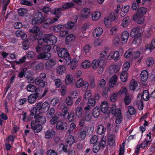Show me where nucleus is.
I'll list each match as a JSON object with an SVG mask.
<instances>
[{"label": "nucleus", "mask_w": 155, "mask_h": 155, "mask_svg": "<svg viewBox=\"0 0 155 155\" xmlns=\"http://www.w3.org/2000/svg\"><path fill=\"white\" fill-rule=\"evenodd\" d=\"M57 51L58 56L62 58L64 63L66 65H69L71 62V59L68 52L65 48H60L57 45H54L53 48Z\"/></svg>", "instance_id": "nucleus-1"}, {"label": "nucleus", "mask_w": 155, "mask_h": 155, "mask_svg": "<svg viewBox=\"0 0 155 155\" xmlns=\"http://www.w3.org/2000/svg\"><path fill=\"white\" fill-rule=\"evenodd\" d=\"M36 107L40 112L45 113L48 110L50 105L47 102H45L43 103L39 102L37 103Z\"/></svg>", "instance_id": "nucleus-2"}, {"label": "nucleus", "mask_w": 155, "mask_h": 155, "mask_svg": "<svg viewBox=\"0 0 155 155\" xmlns=\"http://www.w3.org/2000/svg\"><path fill=\"white\" fill-rule=\"evenodd\" d=\"M35 17L32 20V23L34 24H38L41 23L44 20L42 13L40 12H36L35 13Z\"/></svg>", "instance_id": "nucleus-3"}, {"label": "nucleus", "mask_w": 155, "mask_h": 155, "mask_svg": "<svg viewBox=\"0 0 155 155\" xmlns=\"http://www.w3.org/2000/svg\"><path fill=\"white\" fill-rule=\"evenodd\" d=\"M130 35L134 39L139 38L141 37V33L140 32L139 28L137 27L134 28L132 30Z\"/></svg>", "instance_id": "nucleus-4"}, {"label": "nucleus", "mask_w": 155, "mask_h": 155, "mask_svg": "<svg viewBox=\"0 0 155 155\" xmlns=\"http://www.w3.org/2000/svg\"><path fill=\"white\" fill-rule=\"evenodd\" d=\"M140 83H137L134 79H132L130 83L129 88L131 91L135 90L138 91L140 89Z\"/></svg>", "instance_id": "nucleus-5"}, {"label": "nucleus", "mask_w": 155, "mask_h": 155, "mask_svg": "<svg viewBox=\"0 0 155 155\" xmlns=\"http://www.w3.org/2000/svg\"><path fill=\"white\" fill-rule=\"evenodd\" d=\"M90 10L87 8H83L81 11L80 15L82 18H88L90 16Z\"/></svg>", "instance_id": "nucleus-6"}, {"label": "nucleus", "mask_w": 155, "mask_h": 155, "mask_svg": "<svg viewBox=\"0 0 155 155\" xmlns=\"http://www.w3.org/2000/svg\"><path fill=\"white\" fill-rule=\"evenodd\" d=\"M29 31L31 33L35 34L37 36L40 37L43 35L42 32L40 30V28L37 26H34L32 28L29 29Z\"/></svg>", "instance_id": "nucleus-7"}, {"label": "nucleus", "mask_w": 155, "mask_h": 155, "mask_svg": "<svg viewBox=\"0 0 155 155\" xmlns=\"http://www.w3.org/2000/svg\"><path fill=\"white\" fill-rule=\"evenodd\" d=\"M57 21V19L56 18H47L44 21V23L43 25V27L45 28H47L49 27L50 25L54 23Z\"/></svg>", "instance_id": "nucleus-8"}, {"label": "nucleus", "mask_w": 155, "mask_h": 155, "mask_svg": "<svg viewBox=\"0 0 155 155\" xmlns=\"http://www.w3.org/2000/svg\"><path fill=\"white\" fill-rule=\"evenodd\" d=\"M63 11V9L61 8H55L53 9L52 13L55 15V18H56L57 19V21L58 18L62 15L61 12Z\"/></svg>", "instance_id": "nucleus-9"}, {"label": "nucleus", "mask_w": 155, "mask_h": 155, "mask_svg": "<svg viewBox=\"0 0 155 155\" xmlns=\"http://www.w3.org/2000/svg\"><path fill=\"white\" fill-rule=\"evenodd\" d=\"M67 124L66 122L60 120L56 124V127L58 130H65L67 129Z\"/></svg>", "instance_id": "nucleus-10"}, {"label": "nucleus", "mask_w": 155, "mask_h": 155, "mask_svg": "<svg viewBox=\"0 0 155 155\" xmlns=\"http://www.w3.org/2000/svg\"><path fill=\"white\" fill-rule=\"evenodd\" d=\"M103 58V57H101L98 61V67L97 68L98 69V73L99 74H102L104 70L103 66L105 62Z\"/></svg>", "instance_id": "nucleus-11"}, {"label": "nucleus", "mask_w": 155, "mask_h": 155, "mask_svg": "<svg viewBox=\"0 0 155 155\" xmlns=\"http://www.w3.org/2000/svg\"><path fill=\"white\" fill-rule=\"evenodd\" d=\"M40 96V94L38 93L31 94L28 97V102L31 104H33L35 102L37 99Z\"/></svg>", "instance_id": "nucleus-12"}, {"label": "nucleus", "mask_w": 155, "mask_h": 155, "mask_svg": "<svg viewBox=\"0 0 155 155\" xmlns=\"http://www.w3.org/2000/svg\"><path fill=\"white\" fill-rule=\"evenodd\" d=\"M95 105V101L94 98H91L88 100L87 106L84 107V109L87 112L89 110Z\"/></svg>", "instance_id": "nucleus-13"}, {"label": "nucleus", "mask_w": 155, "mask_h": 155, "mask_svg": "<svg viewBox=\"0 0 155 155\" xmlns=\"http://www.w3.org/2000/svg\"><path fill=\"white\" fill-rule=\"evenodd\" d=\"M34 118L35 119L36 122L40 123L42 124H44L46 121L45 117L40 114L35 115L34 116Z\"/></svg>", "instance_id": "nucleus-14"}, {"label": "nucleus", "mask_w": 155, "mask_h": 155, "mask_svg": "<svg viewBox=\"0 0 155 155\" xmlns=\"http://www.w3.org/2000/svg\"><path fill=\"white\" fill-rule=\"evenodd\" d=\"M31 128L34 130L35 133H38L42 130V127L41 125L40 124L36 125V123L34 121L31 122Z\"/></svg>", "instance_id": "nucleus-15"}, {"label": "nucleus", "mask_w": 155, "mask_h": 155, "mask_svg": "<svg viewBox=\"0 0 155 155\" xmlns=\"http://www.w3.org/2000/svg\"><path fill=\"white\" fill-rule=\"evenodd\" d=\"M56 62L55 59H50L48 60L45 63V66L47 69L49 70L52 68L56 64Z\"/></svg>", "instance_id": "nucleus-16"}, {"label": "nucleus", "mask_w": 155, "mask_h": 155, "mask_svg": "<svg viewBox=\"0 0 155 155\" xmlns=\"http://www.w3.org/2000/svg\"><path fill=\"white\" fill-rule=\"evenodd\" d=\"M103 29L100 27L95 28L92 31L93 36L95 38L100 37L103 33Z\"/></svg>", "instance_id": "nucleus-17"}, {"label": "nucleus", "mask_w": 155, "mask_h": 155, "mask_svg": "<svg viewBox=\"0 0 155 155\" xmlns=\"http://www.w3.org/2000/svg\"><path fill=\"white\" fill-rule=\"evenodd\" d=\"M133 19L134 21L137 20V23L138 24H142L145 21L144 17L138 15L137 13L133 16Z\"/></svg>", "instance_id": "nucleus-18"}, {"label": "nucleus", "mask_w": 155, "mask_h": 155, "mask_svg": "<svg viewBox=\"0 0 155 155\" xmlns=\"http://www.w3.org/2000/svg\"><path fill=\"white\" fill-rule=\"evenodd\" d=\"M91 19L93 21H97L101 18V13L99 11H97L92 12L91 14Z\"/></svg>", "instance_id": "nucleus-19"}, {"label": "nucleus", "mask_w": 155, "mask_h": 155, "mask_svg": "<svg viewBox=\"0 0 155 155\" xmlns=\"http://www.w3.org/2000/svg\"><path fill=\"white\" fill-rule=\"evenodd\" d=\"M111 113L114 114L115 117L122 116L120 110V108L116 109V105H113L112 106V110Z\"/></svg>", "instance_id": "nucleus-20"}, {"label": "nucleus", "mask_w": 155, "mask_h": 155, "mask_svg": "<svg viewBox=\"0 0 155 155\" xmlns=\"http://www.w3.org/2000/svg\"><path fill=\"white\" fill-rule=\"evenodd\" d=\"M55 135V132L52 129L48 130L45 133V137L47 139H52Z\"/></svg>", "instance_id": "nucleus-21"}, {"label": "nucleus", "mask_w": 155, "mask_h": 155, "mask_svg": "<svg viewBox=\"0 0 155 155\" xmlns=\"http://www.w3.org/2000/svg\"><path fill=\"white\" fill-rule=\"evenodd\" d=\"M51 56V54L50 53L42 52L40 53L37 56L38 59H43L46 60L48 59Z\"/></svg>", "instance_id": "nucleus-22"}, {"label": "nucleus", "mask_w": 155, "mask_h": 155, "mask_svg": "<svg viewBox=\"0 0 155 155\" xmlns=\"http://www.w3.org/2000/svg\"><path fill=\"white\" fill-rule=\"evenodd\" d=\"M130 6L129 5H124L122 8L120 15L122 17H124L128 12Z\"/></svg>", "instance_id": "nucleus-23"}, {"label": "nucleus", "mask_w": 155, "mask_h": 155, "mask_svg": "<svg viewBox=\"0 0 155 155\" xmlns=\"http://www.w3.org/2000/svg\"><path fill=\"white\" fill-rule=\"evenodd\" d=\"M64 26L62 25H57L53 26L51 27L53 31L58 32L61 30L64 29Z\"/></svg>", "instance_id": "nucleus-24"}, {"label": "nucleus", "mask_w": 155, "mask_h": 155, "mask_svg": "<svg viewBox=\"0 0 155 155\" xmlns=\"http://www.w3.org/2000/svg\"><path fill=\"white\" fill-rule=\"evenodd\" d=\"M34 81L36 84L39 87H45V81L39 78H37Z\"/></svg>", "instance_id": "nucleus-25"}, {"label": "nucleus", "mask_w": 155, "mask_h": 155, "mask_svg": "<svg viewBox=\"0 0 155 155\" xmlns=\"http://www.w3.org/2000/svg\"><path fill=\"white\" fill-rule=\"evenodd\" d=\"M141 81L145 82L148 78V73L146 70L142 71L140 74Z\"/></svg>", "instance_id": "nucleus-26"}, {"label": "nucleus", "mask_w": 155, "mask_h": 155, "mask_svg": "<svg viewBox=\"0 0 155 155\" xmlns=\"http://www.w3.org/2000/svg\"><path fill=\"white\" fill-rule=\"evenodd\" d=\"M117 79V77L116 75L113 76L111 78L109 81V84L110 87H113L116 84Z\"/></svg>", "instance_id": "nucleus-27"}, {"label": "nucleus", "mask_w": 155, "mask_h": 155, "mask_svg": "<svg viewBox=\"0 0 155 155\" xmlns=\"http://www.w3.org/2000/svg\"><path fill=\"white\" fill-rule=\"evenodd\" d=\"M140 95L141 96V98H143V100L145 101H147L149 99V96L147 90H144L143 93V94L142 93L139 94V96Z\"/></svg>", "instance_id": "nucleus-28"}, {"label": "nucleus", "mask_w": 155, "mask_h": 155, "mask_svg": "<svg viewBox=\"0 0 155 155\" xmlns=\"http://www.w3.org/2000/svg\"><path fill=\"white\" fill-rule=\"evenodd\" d=\"M79 137L82 140H84L86 136V132L83 127H81L79 130Z\"/></svg>", "instance_id": "nucleus-29"}, {"label": "nucleus", "mask_w": 155, "mask_h": 155, "mask_svg": "<svg viewBox=\"0 0 155 155\" xmlns=\"http://www.w3.org/2000/svg\"><path fill=\"white\" fill-rule=\"evenodd\" d=\"M16 35L18 37L25 38H27L26 34L22 30H18L16 32Z\"/></svg>", "instance_id": "nucleus-30"}, {"label": "nucleus", "mask_w": 155, "mask_h": 155, "mask_svg": "<svg viewBox=\"0 0 155 155\" xmlns=\"http://www.w3.org/2000/svg\"><path fill=\"white\" fill-rule=\"evenodd\" d=\"M100 109L99 107H96L93 110L92 114L95 118L97 117L99 115Z\"/></svg>", "instance_id": "nucleus-31"}, {"label": "nucleus", "mask_w": 155, "mask_h": 155, "mask_svg": "<svg viewBox=\"0 0 155 155\" xmlns=\"http://www.w3.org/2000/svg\"><path fill=\"white\" fill-rule=\"evenodd\" d=\"M75 4L73 2H66L63 4L62 5L63 9H68L70 8L74 7Z\"/></svg>", "instance_id": "nucleus-32"}, {"label": "nucleus", "mask_w": 155, "mask_h": 155, "mask_svg": "<svg viewBox=\"0 0 155 155\" xmlns=\"http://www.w3.org/2000/svg\"><path fill=\"white\" fill-rule=\"evenodd\" d=\"M97 128V133L99 135L102 134L106 130V128H104L103 126L101 124L99 125Z\"/></svg>", "instance_id": "nucleus-33"}, {"label": "nucleus", "mask_w": 155, "mask_h": 155, "mask_svg": "<svg viewBox=\"0 0 155 155\" xmlns=\"http://www.w3.org/2000/svg\"><path fill=\"white\" fill-rule=\"evenodd\" d=\"M130 22V18L129 17H126L122 20L121 25L124 27H126Z\"/></svg>", "instance_id": "nucleus-34"}, {"label": "nucleus", "mask_w": 155, "mask_h": 155, "mask_svg": "<svg viewBox=\"0 0 155 155\" xmlns=\"http://www.w3.org/2000/svg\"><path fill=\"white\" fill-rule=\"evenodd\" d=\"M120 78L122 81L125 82L126 81L127 78V74L126 70H124L122 72L120 75Z\"/></svg>", "instance_id": "nucleus-35"}, {"label": "nucleus", "mask_w": 155, "mask_h": 155, "mask_svg": "<svg viewBox=\"0 0 155 155\" xmlns=\"http://www.w3.org/2000/svg\"><path fill=\"white\" fill-rule=\"evenodd\" d=\"M82 111V108L81 107H78L76 109V115L78 118H80L81 117L83 114Z\"/></svg>", "instance_id": "nucleus-36"}, {"label": "nucleus", "mask_w": 155, "mask_h": 155, "mask_svg": "<svg viewBox=\"0 0 155 155\" xmlns=\"http://www.w3.org/2000/svg\"><path fill=\"white\" fill-rule=\"evenodd\" d=\"M124 101L125 104L126 105H128L131 102V96L129 94H126L124 96Z\"/></svg>", "instance_id": "nucleus-37"}, {"label": "nucleus", "mask_w": 155, "mask_h": 155, "mask_svg": "<svg viewBox=\"0 0 155 155\" xmlns=\"http://www.w3.org/2000/svg\"><path fill=\"white\" fill-rule=\"evenodd\" d=\"M108 141L110 146H113L115 145V137L114 135H111L109 137Z\"/></svg>", "instance_id": "nucleus-38"}, {"label": "nucleus", "mask_w": 155, "mask_h": 155, "mask_svg": "<svg viewBox=\"0 0 155 155\" xmlns=\"http://www.w3.org/2000/svg\"><path fill=\"white\" fill-rule=\"evenodd\" d=\"M65 83L66 84L68 85L71 83L73 81V77L70 74L66 75L65 79Z\"/></svg>", "instance_id": "nucleus-39"}, {"label": "nucleus", "mask_w": 155, "mask_h": 155, "mask_svg": "<svg viewBox=\"0 0 155 155\" xmlns=\"http://www.w3.org/2000/svg\"><path fill=\"white\" fill-rule=\"evenodd\" d=\"M113 21H111L107 17L104 19V23L106 26L107 28L110 27L112 25Z\"/></svg>", "instance_id": "nucleus-40"}, {"label": "nucleus", "mask_w": 155, "mask_h": 155, "mask_svg": "<svg viewBox=\"0 0 155 155\" xmlns=\"http://www.w3.org/2000/svg\"><path fill=\"white\" fill-rule=\"evenodd\" d=\"M57 71L58 74H62L65 72L66 68L64 65H60L58 67Z\"/></svg>", "instance_id": "nucleus-41"}, {"label": "nucleus", "mask_w": 155, "mask_h": 155, "mask_svg": "<svg viewBox=\"0 0 155 155\" xmlns=\"http://www.w3.org/2000/svg\"><path fill=\"white\" fill-rule=\"evenodd\" d=\"M55 110L54 108H51L47 114V117L48 118L50 119L54 116Z\"/></svg>", "instance_id": "nucleus-42"}, {"label": "nucleus", "mask_w": 155, "mask_h": 155, "mask_svg": "<svg viewBox=\"0 0 155 155\" xmlns=\"http://www.w3.org/2000/svg\"><path fill=\"white\" fill-rule=\"evenodd\" d=\"M60 120L59 118L57 116H55L52 117L51 119L50 120V122L51 124L52 125L54 124H57Z\"/></svg>", "instance_id": "nucleus-43"}, {"label": "nucleus", "mask_w": 155, "mask_h": 155, "mask_svg": "<svg viewBox=\"0 0 155 155\" xmlns=\"http://www.w3.org/2000/svg\"><path fill=\"white\" fill-rule=\"evenodd\" d=\"M27 91L29 92H33L36 91V86L31 84H29L26 87Z\"/></svg>", "instance_id": "nucleus-44"}, {"label": "nucleus", "mask_w": 155, "mask_h": 155, "mask_svg": "<svg viewBox=\"0 0 155 155\" xmlns=\"http://www.w3.org/2000/svg\"><path fill=\"white\" fill-rule=\"evenodd\" d=\"M155 48V39H153L152 41L151 45H147L146 48L145 50L149 49L150 52L152 49H154Z\"/></svg>", "instance_id": "nucleus-45"}, {"label": "nucleus", "mask_w": 155, "mask_h": 155, "mask_svg": "<svg viewBox=\"0 0 155 155\" xmlns=\"http://www.w3.org/2000/svg\"><path fill=\"white\" fill-rule=\"evenodd\" d=\"M120 68L117 65H112L110 68V70L111 73H116L118 72Z\"/></svg>", "instance_id": "nucleus-46"}, {"label": "nucleus", "mask_w": 155, "mask_h": 155, "mask_svg": "<svg viewBox=\"0 0 155 155\" xmlns=\"http://www.w3.org/2000/svg\"><path fill=\"white\" fill-rule=\"evenodd\" d=\"M154 62V59L153 57L149 58L147 61L146 63L148 67L152 66Z\"/></svg>", "instance_id": "nucleus-47"}, {"label": "nucleus", "mask_w": 155, "mask_h": 155, "mask_svg": "<svg viewBox=\"0 0 155 155\" xmlns=\"http://www.w3.org/2000/svg\"><path fill=\"white\" fill-rule=\"evenodd\" d=\"M77 21H75V22H72L69 21L68 22L66 25V27L68 28L73 29L75 28V24L76 22Z\"/></svg>", "instance_id": "nucleus-48"}, {"label": "nucleus", "mask_w": 155, "mask_h": 155, "mask_svg": "<svg viewBox=\"0 0 155 155\" xmlns=\"http://www.w3.org/2000/svg\"><path fill=\"white\" fill-rule=\"evenodd\" d=\"M50 39H38V45L45 46L48 43V40Z\"/></svg>", "instance_id": "nucleus-49"}, {"label": "nucleus", "mask_w": 155, "mask_h": 155, "mask_svg": "<svg viewBox=\"0 0 155 155\" xmlns=\"http://www.w3.org/2000/svg\"><path fill=\"white\" fill-rule=\"evenodd\" d=\"M147 11V8L143 7H141L139 9L137 13L140 14L142 15H144L146 14Z\"/></svg>", "instance_id": "nucleus-50"}, {"label": "nucleus", "mask_w": 155, "mask_h": 155, "mask_svg": "<svg viewBox=\"0 0 155 155\" xmlns=\"http://www.w3.org/2000/svg\"><path fill=\"white\" fill-rule=\"evenodd\" d=\"M27 12V11L26 9L21 8L19 9L18 10V14L21 16H23L26 14Z\"/></svg>", "instance_id": "nucleus-51"}, {"label": "nucleus", "mask_w": 155, "mask_h": 155, "mask_svg": "<svg viewBox=\"0 0 155 155\" xmlns=\"http://www.w3.org/2000/svg\"><path fill=\"white\" fill-rule=\"evenodd\" d=\"M91 65V63L87 60H86L83 62L82 64V67L84 68H86L90 67Z\"/></svg>", "instance_id": "nucleus-52"}, {"label": "nucleus", "mask_w": 155, "mask_h": 155, "mask_svg": "<svg viewBox=\"0 0 155 155\" xmlns=\"http://www.w3.org/2000/svg\"><path fill=\"white\" fill-rule=\"evenodd\" d=\"M66 104L69 106H71L73 104L72 98L70 96H68L66 98L65 100Z\"/></svg>", "instance_id": "nucleus-53"}, {"label": "nucleus", "mask_w": 155, "mask_h": 155, "mask_svg": "<svg viewBox=\"0 0 155 155\" xmlns=\"http://www.w3.org/2000/svg\"><path fill=\"white\" fill-rule=\"evenodd\" d=\"M129 36V32L127 31H124L121 35L120 38L121 39H128Z\"/></svg>", "instance_id": "nucleus-54"}, {"label": "nucleus", "mask_w": 155, "mask_h": 155, "mask_svg": "<svg viewBox=\"0 0 155 155\" xmlns=\"http://www.w3.org/2000/svg\"><path fill=\"white\" fill-rule=\"evenodd\" d=\"M125 142H123L121 145L119 149V155H124V152Z\"/></svg>", "instance_id": "nucleus-55"}, {"label": "nucleus", "mask_w": 155, "mask_h": 155, "mask_svg": "<svg viewBox=\"0 0 155 155\" xmlns=\"http://www.w3.org/2000/svg\"><path fill=\"white\" fill-rule=\"evenodd\" d=\"M106 81L104 79H101L99 82L98 87L99 88L103 87L105 85Z\"/></svg>", "instance_id": "nucleus-56"}, {"label": "nucleus", "mask_w": 155, "mask_h": 155, "mask_svg": "<svg viewBox=\"0 0 155 155\" xmlns=\"http://www.w3.org/2000/svg\"><path fill=\"white\" fill-rule=\"evenodd\" d=\"M137 104L138 106V108L139 110H141L143 109V102L141 100H138L137 101Z\"/></svg>", "instance_id": "nucleus-57"}, {"label": "nucleus", "mask_w": 155, "mask_h": 155, "mask_svg": "<svg viewBox=\"0 0 155 155\" xmlns=\"http://www.w3.org/2000/svg\"><path fill=\"white\" fill-rule=\"evenodd\" d=\"M91 93L90 91H87L85 92L84 94V99L85 100H88L91 98Z\"/></svg>", "instance_id": "nucleus-58"}, {"label": "nucleus", "mask_w": 155, "mask_h": 155, "mask_svg": "<svg viewBox=\"0 0 155 155\" xmlns=\"http://www.w3.org/2000/svg\"><path fill=\"white\" fill-rule=\"evenodd\" d=\"M51 49V47L49 45H45L44 47L43 48L42 51L45 53H49Z\"/></svg>", "instance_id": "nucleus-59"}, {"label": "nucleus", "mask_w": 155, "mask_h": 155, "mask_svg": "<svg viewBox=\"0 0 155 155\" xmlns=\"http://www.w3.org/2000/svg\"><path fill=\"white\" fill-rule=\"evenodd\" d=\"M120 58L119 52L117 51L114 52L113 56V58L115 61L118 60Z\"/></svg>", "instance_id": "nucleus-60"}, {"label": "nucleus", "mask_w": 155, "mask_h": 155, "mask_svg": "<svg viewBox=\"0 0 155 155\" xmlns=\"http://www.w3.org/2000/svg\"><path fill=\"white\" fill-rule=\"evenodd\" d=\"M128 111L130 114L131 115H134L135 114V111L134 108L131 106H129Z\"/></svg>", "instance_id": "nucleus-61"}, {"label": "nucleus", "mask_w": 155, "mask_h": 155, "mask_svg": "<svg viewBox=\"0 0 155 155\" xmlns=\"http://www.w3.org/2000/svg\"><path fill=\"white\" fill-rule=\"evenodd\" d=\"M108 107V104L106 101H104L101 104V111L105 110V109L106 107Z\"/></svg>", "instance_id": "nucleus-62"}, {"label": "nucleus", "mask_w": 155, "mask_h": 155, "mask_svg": "<svg viewBox=\"0 0 155 155\" xmlns=\"http://www.w3.org/2000/svg\"><path fill=\"white\" fill-rule=\"evenodd\" d=\"M107 17L109 18V19L111 21H112L113 22H114L116 19V17L114 12L110 13L108 16Z\"/></svg>", "instance_id": "nucleus-63"}, {"label": "nucleus", "mask_w": 155, "mask_h": 155, "mask_svg": "<svg viewBox=\"0 0 155 155\" xmlns=\"http://www.w3.org/2000/svg\"><path fill=\"white\" fill-rule=\"evenodd\" d=\"M90 26V24L88 23L84 24L81 28V30L82 31H84L86 29L89 28Z\"/></svg>", "instance_id": "nucleus-64"}]
</instances>
